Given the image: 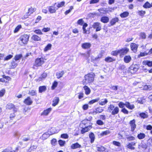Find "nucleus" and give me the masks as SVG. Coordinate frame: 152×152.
Masks as SVG:
<instances>
[{"label":"nucleus","mask_w":152,"mask_h":152,"mask_svg":"<svg viewBox=\"0 0 152 152\" xmlns=\"http://www.w3.org/2000/svg\"><path fill=\"white\" fill-rule=\"evenodd\" d=\"M95 74L93 72H91L85 75L84 79L83 81V85H87L92 83L94 81L95 77Z\"/></svg>","instance_id":"nucleus-1"},{"label":"nucleus","mask_w":152,"mask_h":152,"mask_svg":"<svg viewBox=\"0 0 152 152\" xmlns=\"http://www.w3.org/2000/svg\"><path fill=\"white\" fill-rule=\"evenodd\" d=\"M29 37V36L27 34H24L21 36L19 39V44L22 46L26 44L28 41Z\"/></svg>","instance_id":"nucleus-2"},{"label":"nucleus","mask_w":152,"mask_h":152,"mask_svg":"<svg viewBox=\"0 0 152 152\" xmlns=\"http://www.w3.org/2000/svg\"><path fill=\"white\" fill-rule=\"evenodd\" d=\"M45 61L44 59L43 58H37L35 61V63L34 64L33 68H35L36 67L41 66L44 64Z\"/></svg>","instance_id":"nucleus-3"},{"label":"nucleus","mask_w":152,"mask_h":152,"mask_svg":"<svg viewBox=\"0 0 152 152\" xmlns=\"http://www.w3.org/2000/svg\"><path fill=\"white\" fill-rule=\"evenodd\" d=\"M101 24L99 22L94 23L92 25V27L96 29V31H100L101 29Z\"/></svg>","instance_id":"nucleus-4"},{"label":"nucleus","mask_w":152,"mask_h":152,"mask_svg":"<svg viewBox=\"0 0 152 152\" xmlns=\"http://www.w3.org/2000/svg\"><path fill=\"white\" fill-rule=\"evenodd\" d=\"M120 55H124L126 54L129 51V48L125 47L119 50Z\"/></svg>","instance_id":"nucleus-5"},{"label":"nucleus","mask_w":152,"mask_h":152,"mask_svg":"<svg viewBox=\"0 0 152 152\" xmlns=\"http://www.w3.org/2000/svg\"><path fill=\"white\" fill-rule=\"evenodd\" d=\"M147 146L146 144L144 142H142L139 144L138 148L139 149L145 150L147 148Z\"/></svg>","instance_id":"nucleus-6"},{"label":"nucleus","mask_w":152,"mask_h":152,"mask_svg":"<svg viewBox=\"0 0 152 152\" xmlns=\"http://www.w3.org/2000/svg\"><path fill=\"white\" fill-rule=\"evenodd\" d=\"M135 121L134 119L131 121L129 122V124L130 125L131 131L132 132H133L136 128V125L135 124Z\"/></svg>","instance_id":"nucleus-7"},{"label":"nucleus","mask_w":152,"mask_h":152,"mask_svg":"<svg viewBox=\"0 0 152 152\" xmlns=\"http://www.w3.org/2000/svg\"><path fill=\"white\" fill-rule=\"evenodd\" d=\"M56 3H55L53 6H50L48 7V10L51 13H55L56 11V9L55 8V6Z\"/></svg>","instance_id":"nucleus-8"},{"label":"nucleus","mask_w":152,"mask_h":152,"mask_svg":"<svg viewBox=\"0 0 152 152\" xmlns=\"http://www.w3.org/2000/svg\"><path fill=\"white\" fill-rule=\"evenodd\" d=\"M52 108H48L45 110L41 114L42 115H47L51 111Z\"/></svg>","instance_id":"nucleus-9"},{"label":"nucleus","mask_w":152,"mask_h":152,"mask_svg":"<svg viewBox=\"0 0 152 152\" xmlns=\"http://www.w3.org/2000/svg\"><path fill=\"white\" fill-rule=\"evenodd\" d=\"M130 47L131 50L135 52L137 51L138 45L134 43H132L131 44Z\"/></svg>","instance_id":"nucleus-10"},{"label":"nucleus","mask_w":152,"mask_h":152,"mask_svg":"<svg viewBox=\"0 0 152 152\" xmlns=\"http://www.w3.org/2000/svg\"><path fill=\"white\" fill-rule=\"evenodd\" d=\"M143 65H147L149 67H152V61L147 60H144L142 62Z\"/></svg>","instance_id":"nucleus-11"},{"label":"nucleus","mask_w":152,"mask_h":152,"mask_svg":"<svg viewBox=\"0 0 152 152\" xmlns=\"http://www.w3.org/2000/svg\"><path fill=\"white\" fill-rule=\"evenodd\" d=\"M136 143L134 142H132L130 143H129L127 145V147L130 149L131 150H134L135 149V148L133 146L135 145Z\"/></svg>","instance_id":"nucleus-12"},{"label":"nucleus","mask_w":152,"mask_h":152,"mask_svg":"<svg viewBox=\"0 0 152 152\" xmlns=\"http://www.w3.org/2000/svg\"><path fill=\"white\" fill-rule=\"evenodd\" d=\"M91 44L89 43H85L82 44V47L84 49H87L91 47Z\"/></svg>","instance_id":"nucleus-13"},{"label":"nucleus","mask_w":152,"mask_h":152,"mask_svg":"<svg viewBox=\"0 0 152 152\" xmlns=\"http://www.w3.org/2000/svg\"><path fill=\"white\" fill-rule=\"evenodd\" d=\"M32 101L29 97H28L26 99L24 102L28 105H31L32 103Z\"/></svg>","instance_id":"nucleus-14"},{"label":"nucleus","mask_w":152,"mask_h":152,"mask_svg":"<svg viewBox=\"0 0 152 152\" xmlns=\"http://www.w3.org/2000/svg\"><path fill=\"white\" fill-rule=\"evenodd\" d=\"M131 57L129 55L125 56L124 58V61L127 63H129L131 61Z\"/></svg>","instance_id":"nucleus-15"},{"label":"nucleus","mask_w":152,"mask_h":152,"mask_svg":"<svg viewBox=\"0 0 152 152\" xmlns=\"http://www.w3.org/2000/svg\"><path fill=\"white\" fill-rule=\"evenodd\" d=\"M47 76L46 73H43L38 79H36L37 81L39 82L42 80L46 77Z\"/></svg>","instance_id":"nucleus-16"},{"label":"nucleus","mask_w":152,"mask_h":152,"mask_svg":"<svg viewBox=\"0 0 152 152\" xmlns=\"http://www.w3.org/2000/svg\"><path fill=\"white\" fill-rule=\"evenodd\" d=\"M83 88L85 91V93L86 95H88L90 93L91 90L88 86L85 85Z\"/></svg>","instance_id":"nucleus-17"},{"label":"nucleus","mask_w":152,"mask_h":152,"mask_svg":"<svg viewBox=\"0 0 152 152\" xmlns=\"http://www.w3.org/2000/svg\"><path fill=\"white\" fill-rule=\"evenodd\" d=\"M59 99L58 97H55L53 99V104L52 105L53 106H55L57 105L59 102Z\"/></svg>","instance_id":"nucleus-18"},{"label":"nucleus","mask_w":152,"mask_h":152,"mask_svg":"<svg viewBox=\"0 0 152 152\" xmlns=\"http://www.w3.org/2000/svg\"><path fill=\"white\" fill-rule=\"evenodd\" d=\"M119 109L118 107H115L111 112V114L112 115H114L117 114L119 112Z\"/></svg>","instance_id":"nucleus-19"},{"label":"nucleus","mask_w":152,"mask_h":152,"mask_svg":"<svg viewBox=\"0 0 152 152\" xmlns=\"http://www.w3.org/2000/svg\"><path fill=\"white\" fill-rule=\"evenodd\" d=\"M64 74V72L63 71L57 72L56 75L57 78L58 79L60 78L63 76Z\"/></svg>","instance_id":"nucleus-20"},{"label":"nucleus","mask_w":152,"mask_h":152,"mask_svg":"<svg viewBox=\"0 0 152 152\" xmlns=\"http://www.w3.org/2000/svg\"><path fill=\"white\" fill-rule=\"evenodd\" d=\"M109 21V18L106 16H104L102 17L101 19V21L104 23H106Z\"/></svg>","instance_id":"nucleus-21"},{"label":"nucleus","mask_w":152,"mask_h":152,"mask_svg":"<svg viewBox=\"0 0 152 152\" xmlns=\"http://www.w3.org/2000/svg\"><path fill=\"white\" fill-rule=\"evenodd\" d=\"M119 20V19L117 18H115L112 19L110 22V24L111 26L113 25L115 23L118 22Z\"/></svg>","instance_id":"nucleus-22"},{"label":"nucleus","mask_w":152,"mask_h":152,"mask_svg":"<svg viewBox=\"0 0 152 152\" xmlns=\"http://www.w3.org/2000/svg\"><path fill=\"white\" fill-rule=\"evenodd\" d=\"M91 129V127L90 126H88L84 128H83L81 130V133L83 134L89 130Z\"/></svg>","instance_id":"nucleus-23"},{"label":"nucleus","mask_w":152,"mask_h":152,"mask_svg":"<svg viewBox=\"0 0 152 152\" xmlns=\"http://www.w3.org/2000/svg\"><path fill=\"white\" fill-rule=\"evenodd\" d=\"M81 147V145L77 143L72 144L71 146V148L72 149H75L77 148H80Z\"/></svg>","instance_id":"nucleus-24"},{"label":"nucleus","mask_w":152,"mask_h":152,"mask_svg":"<svg viewBox=\"0 0 152 152\" xmlns=\"http://www.w3.org/2000/svg\"><path fill=\"white\" fill-rule=\"evenodd\" d=\"M125 104L127 107L130 109L132 110L134 108V105H131L129 102H126Z\"/></svg>","instance_id":"nucleus-25"},{"label":"nucleus","mask_w":152,"mask_h":152,"mask_svg":"<svg viewBox=\"0 0 152 152\" xmlns=\"http://www.w3.org/2000/svg\"><path fill=\"white\" fill-rule=\"evenodd\" d=\"M108 102L107 99H102L99 102V104L101 105H104Z\"/></svg>","instance_id":"nucleus-26"},{"label":"nucleus","mask_w":152,"mask_h":152,"mask_svg":"<svg viewBox=\"0 0 152 152\" xmlns=\"http://www.w3.org/2000/svg\"><path fill=\"white\" fill-rule=\"evenodd\" d=\"M46 90V88L45 86H40L39 88V91L40 93H42L45 91Z\"/></svg>","instance_id":"nucleus-27"},{"label":"nucleus","mask_w":152,"mask_h":152,"mask_svg":"<svg viewBox=\"0 0 152 152\" xmlns=\"http://www.w3.org/2000/svg\"><path fill=\"white\" fill-rule=\"evenodd\" d=\"M31 39L35 41H39L41 40V38L36 35H33L31 37Z\"/></svg>","instance_id":"nucleus-28"},{"label":"nucleus","mask_w":152,"mask_h":152,"mask_svg":"<svg viewBox=\"0 0 152 152\" xmlns=\"http://www.w3.org/2000/svg\"><path fill=\"white\" fill-rule=\"evenodd\" d=\"M89 137L91 139V143H93L95 139L94 134L92 133H91L89 135Z\"/></svg>","instance_id":"nucleus-29"},{"label":"nucleus","mask_w":152,"mask_h":152,"mask_svg":"<svg viewBox=\"0 0 152 152\" xmlns=\"http://www.w3.org/2000/svg\"><path fill=\"white\" fill-rule=\"evenodd\" d=\"M129 13L127 12H125L120 15V16L122 18H124L127 17L129 15Z\"/></svg>","instance_id":"nucleus-30"},{"label":"nucleus","mask_w":152,"mask_h":152,"mask_svg":"<svg viewBox=\"0 0 152 152\" xmlns=\"http://www.w3.org/2000/svg\"><path fill=\"white\" fill-rule=\"evenodd\" d=\"M11 64L12 65L11 66V68L12 69L15 68L18 65V62L14 61H12Z\"/></svg>","instance_id":"nucleus-31"},{"label":"nucleus","mask_w":152,"mask_h":152,"mask_svg":"<svg viewBox=\"0 0 152 152\" xmlns=\"http://www.w3.org/2000/svg\"><path fill=\"white\" fill-rule=\"evenodd\" d=\"M145 136V134L143 133H140L137 135V137L140 140L144 138Z\"/></svg>","instance_id":"nucleus-32"},{"label":"nucleus","mask_w":152,"mask_h":152,"mask_svg":"<svg viewBox=\"0 0 152 152\" xmlns=\"http://www.w3.org/2000/svg\"><path fill=\"white\" fill-rule=\"evenodd\" d=\"M138 69V67H135V66H134V67L132 66L131 67V73H134L135 72L137 71Z\"/></svg>","instance_id":"nucleus-33"},{"label":"nucleus","mask_w":152,"mask_h":152,"mask_svg":"<svg viewBox=\"0 0 152 152\" xmlns=\"http://www.w3.org/2000/svg\"><path fill=\"white\" fill-rule=\"evenodd\" d=\"M50 134L48 132H46L42 135V137L43 139H47L49 136Z\"/></svg>","instance_id":"nucleus-34"},{"label":"nucleus","mask_w":152,"mask_h":152,"mask_svg":"<svg viewBox=\"0 0 152 152\" xmlns=\"http://www.w3.org/2000/svg\"><path fill=\"white\" fill-rule=\"evenodd\" d=\"M52 47V45L50 44H48L47 46L45 48L44 51H47L48 50H50Z\"/></svg>","instance_id":"nucleus-35"},{"label":"nucleus","mask_w":152,"mask_h":152,"mask_svg":"<svg viewBox=\"0 0 152 152\" xmlns=\"http://www.w3.org/2000/svg\"><path fill=\"white\" fill-rule=\"evenodd\" d=\"M28 94L31 96H34L36 95L37 93L35 90H31L29 91Z\"/></svg>","instance_id":"nucleus-36"},{"label":"nucleus","mask_w":152,"mask_h":152,"mask_svg":"<svg viewBox=\"0 0 152 152\" xmlns=\"http://www.w3.org/2000/svg\"><path fill=\"white\" fill-rule=\"evenodd\" d=\"M101 13L105 14L107 12V11L106 10V9L101 8L98 10Z\"/></svg>","instance_id":"nucleus-37"},{"label":"nucleus","mask_w":152,"mask_h":152,"mask_svg":"<svg viewBox=\"0 0 152 152\" xmlns=\"http://www.w3.org/2000/svg\"><path fill=\"white\" fill-rule=\"evenodd\" d=\"M139 115L141 118H142L143 119L147 118L148 116L147 114L144 113H140Z\"/></svg>","instance_id":"nucleus-38"},{"label":"nucleus","mask_w":152,"mask_h":152,"mask_svg":"<svg viewBox=\"0 0 152 152\" xmlns=\"http://www.w3.org/2000/svg\"><path fill=\"white\" fill-rule=\"evenodd\" d=\"M143 7L145 8H151V4L148 2H147L143 5Z\"/></svg>","instance_id":"nucleus-39"},{"label":"nucleus","mask_w":152,"mask_h":152,"mask_svg":"<svg viewBox=\"0 0 152 152\" xmlns=\"http://www.w3.org/2000/svg\"><path fill=\"white\" fill-rule=\"evenodd\" d=\"M22 57V55L21 54L16 55L15 58V61L21 59Z\"/></svg>","instance_id":"nucleus-40"},{"label":"nucleus","mask_w":152,"mask_h":152,"mask_svg":"<svg viewBox=\"0 0 152 152\" xmlns=\"http://www.w3.org/2000/svg\"><path fill=\"white\" fill-rule=\"evenodd\" d=\"M104 60L107 62H110L113 61L114 60L111 57H108L106 58Z\"/></svg>","instance_id":"nucleus-41"},{"label":"nucleus","mask_w":152,"mask_h":152,"mask_svg":"<svg viewBox=\"0 0 152 152\" xmlns=\"http://www.w3.org/2000/svg\"><path fill=\"white\" fill-rule=\"evenodd\" d=\"M88 26V24L85 23L84 24L83 26V33L84 34H86L87 33V31L86 29V28Z\"/></svg>","instance_id":"nucleus-42"},{"label":"nucleus","mask_w":152,"mask_h":152,"mask_svg":"<svg viewBox=\"0 0 152 152\" xmlns=\"http://www.w3.org/2000/svg\"><path fill=\"white\" fill-rule=\"evenodd\" d=\"M97 150L100 152H103L105 150V148L103 146L98 147L97 148Z\"/></svg>","instance_id":"nucleus-43"},{"label":"nucleus","mask_w":152,"mask_h":152,"mask_svg":"<svg viewBox=\"0 0 152 152\" xmlns=\"http://www.w3.org/2000/svg\"><path fill=\"white\" fill-rule=\"evenodd\" d=\"M96 112L98 113H100L102 112L104 110L101 107H99L97 108L96 109Z\"/></svg>","instance_id":"nucleus-44"},{"label":"nucleus","mask_w":152,"mask_h":152,"mask_svg":"<svg viewBox=\"0 0 152 152\" xmlns=\"http://www.w3.org/2000/svg\"><path fill=\"white\" fill-rule=\"evenodd\" d=\"M110 133V132L109 130H106V131L102 132L101 133V136H104V135H107L108 134H109Z\"/></svg>","instance_id":"nucleus-45"},{"label":"nucleus","mask_w":152,"mask_h":152,"mask_svg":"<svg viewBox=\"0 0 152 152\" xmlns=\"http://www.w3.org/2000/svg\"><path fill=\"white\" fill-rule=\"evenodd\" d=\"M118 54H119V50L113 51L111 53V54L115 56H117Z\"/></svg>","instance_id":"nucleus-46"},{"label":"nucleus","mask_w":152,"mask_h":152,"mask_svg":"<svg viewBox=\"0 0 152 152\" xmlns=\"http://www.w3.org/2000/svg\"><path fill=\"white\" fill-rule=\"evenodd\" d=\"M115 107L112 104H110L108 107V110L109 112H112Z\"/></svg>","instance_id":"nucleus-47"},{"label":"nucleus","mask_w":152,"mask_h":152,"mask_svg":"<svg viewBox=\"0 0 152 152\" xmlns=\"http://www.w3.org/2000/svg\"><path fill=\"white\" fill-rule=\"evenodd\" d=\"M99 98H97L95 99L92 100L89 102V104H93L96 102H97L99 100Z\"/></svg>","instance_id":"nucleus-48"},{"label":"nucleus","mask_w":152,"mask_h":152,"mask_svg":"<svg viewBox=\"0 0 152 152\" xmlns=\"http://www.w3.org/2000/svg\"><path fill=\"white\" fill-rule=\"evenodd\" d=\"M34 12V9L32 8H29L27 12L28 15H29L30 14Z\"/></svg>","instance_id":"nucleus-49"},{"label":"nucleus","mask_w":152,"mask_h":152,"mask_svg":"<svg viewBox=\"0 0 152 152\" xmlns=\"http://www.w3.org/2000/svg\"><path fill=\"white\" fill-rule=\"evenodd\" d=\"M14 107V105L11 103H9L8 104L7 106V108H8L9 109H11L12 108H13Z\"/></svg>","instance_id":"nucleus-50"},{"label":"nucleus","mask_w":152,"mask_h":152,"mask_svg":"<svg viewBox=\"0 0 152 152\" xmlns=\"http://www.w3.org/2000/svg\"><path fill=\"white\" fill-rule=\"evenodd\" d=\"M65 3V2L64 1H62L58 3L57 5L58 8L63 7Z\"/></svg>","instance_id":"nucleus-51"},{"label":"nucleus","mask_w":152,"mask_h":152,"mask_svg":"<svg viewBox=\"0 0 152 152\" xmlns=\"http://www.w3.org/2000/svg\"><path fill=\"white\" fill-rule=\"evenodd\" d=\"M13 57V56L12 55H9L8 56H7L4 58V61H7L10 59H11Z\"/></svg>","instance_id":"nucleus-52"},{"label":"nucleus","mask_w":152,"mask_h":152,"mask_svg":"<svg viewBox=\"0 0 152 152\" xmlns=\"http://www.w3.org/2000/svg\"><path fill=\"white\" fill-rule=\"evenodd\" d=\"M138 14L141 16H143L145 13V11H139L137 12Z\"/></svg>","instance_id":"nucleus-53"},{"label":"nucleus","mask_w":152,"mask_h":152,"mask_svg":"<svg viewBox=\"0 0 152 152\" xmlns=\"http://www.w3.org/2000/svg\"><path fill=\"white\" fill-rule=\"evenodd\" d=\"M84 22L82 19H81L79 20L77 22V23L78 24L80 25H82L84 23Z\"/></svg>","instance_id":"nucleus-54"},{"label":"nucleus","mask_w":152,"mask_h":152,"mask_svg":"<svg viewBox=\"0 0 152 152\" xmlns=\"http://www.w3.org/2000/svg\"><path fill=\"white\" fill-rule=\"evenodd\" d=\"M73 9V7L72 6H71L70 7V9L69 10H68L65 12V14L66 15H67V14L69 13V12H71V10Z\"/></svg>","instance_id":"nucleus-55"},{"label":"nucleus","mask_w":152,"mask_h":152,"mask_svg":"<svg viewBox=\"0 0 152 152\" xmlns=\"http://www.w3.org/2000/svg\"><path fill=\"white\" fill-rule=\"evenodd\" d=\"M58 142L59 144L61 146H63L65 144V141L61 140H59Z\"/></svg>","instance_id":"nucleus-56"},{"label":"nucleus","mask_w":152,"mask_h":152,"mask_svg":"<svg viewBox=\"0 0 152 152\" xmlns=\"http://www.w3.org/2000/svg\"><path fill=\"white\" fill-rule=\"evenodd\" d=\"M58 84L57 82L56 81H54L52 87V89H54L57 86Z\"/></svg>","instance_id":"nucleus-57"},{"label":"nucleus","mask_w":152,"mask_h":152,"mask_svg":"<svg viewBox=\"0 0 152 152\" xmlns=\"http://www.w3.org/2000/svg\"><path fill=\"white\" fill-rule=\"evenodd\" d=\"M2 152H15L14 150H10L9 149L6 148L2 151Z\"/></svg>","instance_id":"nucleus-58"},{"label":"nucleus","mask_w":152,"mask_h":152,"mask_svg":"<svg viewBox=\"0 0 152 152\" xmlns=\"http://www.w3.org/2000/svg\"><path fill=\"white\" fill-rule=\"evenodd\" d=\"M61 137L63 138L67 139L69 136L67 134H64L61 135Z\"/></svg>","instance_id":"nucleus-59"},{"label":"nucleus","mask_w":152,"mask_h":152,"mask_svg":"<svg viewBox=\"0 0 152 152\" xmlns=\"http://www.w3.org/2000/svg\"><path fill=\"white\" fill-rule=\"evenodd\" d=\"M113 145H114L116 146H118V147H120L121 146V143L120 142H117L116 141H113Z\"/></svg>","instance_id":"nucleus-60"},{"label":"nucleus","mask_w":152,"mask_h":152,"mask_svg":"<svg viewBox=\"0 0 152 152\" xmlns=\"http://www.w3.org/2000/svg\"><path fill=\"white\" fill-rule=\"evenodd\" d=\"M79 95L78 96V98L79 99H81L83 98L84 96V94L82 92H80L78 94Z\"/></svg>","instance_id":"nucleus-61"},{"label":"nucleus","mask_w":152,"mask_h":152,"mask_svg":"<svg viewBox=\"0 0 152 152\" xmlns=\"http://www.w3.org/2000/svg\"><path fill=\"white\" fill-rule=\"evenodd\" d=\"M96 124L99 125H102L104 124V122L101 120H98L96 121Z\"/></svg>","instance_id":"nucleus-62"},{"label":"nucleus","mask_w":152,"mask_h":152,"mask_svg":"<svg viewBox=\"0 0 152 152\" xmlns=\"http://www.w3.org/2000/svg\"><path fill=\"white\" fill-rule=\"evenodd\" d=\"M118 86H112L110 87V88L114 91H116L118 90Z\"/></svg>","instance_id":"nucleus-63"},{"label":"nucleus","mask_w":152,"mask_h":152,"mask_svg":"<svg viewBox=\"0 0 152 152\" xmlns=\"http://www.w3.org/2000/svg\"><path fill=\"white\" fill-rule=\"evenodd\" d=\"M20 135V133L18 131H16L14 133V136L15 137H19Z\"/></svg>","instance_id":"nucleus-64"}]
</instances>
